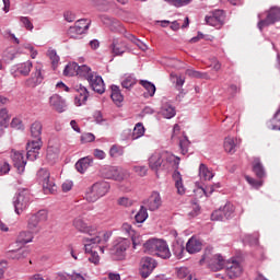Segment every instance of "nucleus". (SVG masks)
Returning a JSON list of instances; mask_svg holds the SVG:
<instances>
[{"mask_svg":"<svg viewBox=\"0 0 280 280\" xmlns=\"http://www.w3.org/2000/svg\"><path fill=\"white\" fill-rule=\"evenodd\" d=\"M49 104L55 110H57V113H65V108L67 105L65 104V100H62L60 95L54 94L52 96H50Z\"/></svg>","mask_w":280,"mask_h":280,"instance_id":"obj_27","label":"nucleus"},{"mask_svg":"<svg viewBox=\"0 0 280 280\" xmlns=\"http://www.w3.org/2000/svg\"><path fill=\"white\" fill-rule=\"evenodd\" d=\"M244 240L246 242H248L249 244H258L259 243V234H257V233L247 234V235H245Z\"/></svg>","mask_w":280,"mask_h":280,"instance_id":"obj_59","label":"nucleus"},{"mask_svg":"<svg viewBox=\"0 0 280 280\" xmlns=\"http://www.w3.org/2000/svg\"><path fill=\"white\" fill-rule=\"evenodd\" d=\"M173 178L175 180L177 194H179V196H183L185 194V186L183 185V177L180 175V172L175 171L173 174Z\"/></svg>","mask_w":280,"mask_h":280,"instance_id":"obj_38","label":"nucleus"},{"mask_svg":"<svg viewBox=\"0 0 280 280\" xmlns=\"http://www.w3.org/2000/svg\"><path fill=\"white\" fill-rule=\"evenodd\" d=\"M143 135H145V127H143V124L138 122L133 128L131 139H132V141H135L137 139H141V137H143Z\"/></svg>","mask_w":280,"mask_h":280,"instance_id":"obj_44","label":"nucleus"},{"mask_svg":"<svg viewBox=\"0 0 280 280\" xmlns=\"http://www.w3.org/2000/svg\"><path fill=\"white\" fill-rule=\"evenodd\" d=\"M199 178L201 180H211V178H213V172H211L209 167L201 163L199 165Z\"/></svg>","mask_w":280,"mask_h":280,"instance_id":"obj_41","label":"nucleus"},{"mask_svg":"<svg viewBox=\"0 0 280 280\" xmlns=\"http://www.w3.org/2000/svg\"><path fill=\"white\" fill-rule=\"evenodd\" d=\"M223 147L225 152H228L229 154H235L237 148V139L232 137L225 138Z\"/></svg>","mask_w":280,"mask_h":280,"instance_id":"obj_34","label":"nucleus"},{"mask_svg":"<svg viewBox=\"0 0 280 280\" xmlns=\"http://www.w3.org/2000/svg\"><path fill=\"white\" fill-rule=\"evenodd\" d=\"M81 141L83 143H91V142L95 141V135L84 133V135L81 136Z\"/></svg>","mask_w":280,"mask_h":280,"instance_id":"obj_62","label":"nucleus"},{"mask_svg":"<svg viewBox=\"0 0 280 280\" xmlns=\"http://www.w3.org/2000/svg\"><path fill=\"white\" fill-rule=\"evenodd\" d=\"M120 231L125 235V237H131L132 235H135L137 233V231H135V229H132V225H130L128 223H124L121 225Z\"/></svg>","mask_w":280,"mask_h":280,"instance_id":"obj_50","label":"nucleus"},{"mask_svg":"<svg viewBox=\"0 0 280 280\" xmlns=\"http://www.w3.org/2000/svg\"><path fill=\"white\" fill-rule=\"evenodd\" d=\"M47 55L51 61L52 69L54 70L58 69V65L60 62V57L58 56V52H56V50L51 49V50H48Z\"/></svg>","mask_w":280,"mask_h":280,"instance_id":"obj_49","label":"nucleus"},{"mask_svg":"<svg viewBox=\"0 0 280 280\" xmlns=\"http://www.w3.org/2000/svg\"><path fill=\"white\" fill-rule=\"evenodd\" d=\"M258 30L260 32L264 31V27H268L269 25H275L277 21L280 19V9L279 8H271L267 13L266 18L264 19V14H258Z\"/></svg>","mask_w":280,"mask_h":280,"instance_id":"obj_6","label":"nucleus"},{"mask_svg":"<svg viewBox=\"0 0 280 280\" xmlns=\"http://www.w3.org/2000/svg\"><path fill=\"white\" fill-rule=\"evenodd\" d=\"M118 205H120V207H132L133 202L130 198L121 197L118 199Z\"/></svg>","mask_w":280,"mask_h":280,"instance_id":"obj_61","label":"nucleus"},{"mask_svg":"<svg viewBox=\"0 0 280 280\" xmlns=\"http://www.w3.org/2000/svg\"><path fill=\"white\" fill-rule=\"evenodd\" d=\"M171 5H174L175 8H185V5H189L191 3V0H165Z\"/></svg>","mask_w":280,"mask_h":280,"instance_id":"obj_53","label":"nucleus"},{"mask_svg":"<svg viewBox=\"0 0 280 280\" xmlns=\"http://www.w3.org/2000/svg\"><path fill=\"white\" fill-rule=\"evenodd\" d=\"M34 233L32 231H22L19 233L16 237V244H21L22 246H25V244H30V242H33L34 240Z\"/></svg>","mask_w":280,"mask_h":280,"instance_id":"obj_30","label":"nucleus"},{"mask_svg":"<svg viewBox=\"0 0 280 280\" xmlns=\"http://www.w3.org/2000/svg\"><path fill=\"white\" fill-rule=\"evenodd\" d=\"M109 156L116 159L117 156H124V148L114 144L109 150Z\"/></svg>","mask_w":280,"mask_h":280,"instance_id":"obj_52","label":"nucleus"},{"mask_svg":"<svg viewBox=\"0 0 280 280\" xmlns=\"http://www.w3.org/2000/svg\"><path fill=\"white\" fill-rule=\"evenodd\" d=\"M206 23L207 25H211L212 27L220 30V27L224 25V11L222 10L213 11L210 15L206 16Z\"/></svg>","mask_w":280,"mask_h":280,"instance_id":"obj_14","label":"nucleus"},{"mask_svg":"<svg viewBox=\"0 0 280 280\" xmlns=\"http://www.w3.org/2000/svg\"><path fill=\"white\" fill-rule=\"evenodd\" d=\"M130 248V240L126 237H118L114 242V246L112 248V255L114 259L121 260L126 258V252Z\"/></svg>","mask_w":280,"mask_h":280,"instance_id":"obj_7","label":"nucleus"},{"mask_svg":"<svg viewBox=\"0 0 280 280\" xmlns=\"http://www.w3.org/2000/svg\"><path fill=\"white\" fill-rule=\"evenodd\" d=\"M20 22L22 23V26L25 27V30H28V32H32L34 30V24L27 16H21Z\"/></svg>","mask_w":280,"mask_h":280,"instance_id":"obj_55","label":"nucleus"},{"mask_svg":"<svg viewBox=\"0 0 280 280\" xmlns=\"http://www.w3.org/2000/svg\"><path fill=\"white\" fill-rule=\"evenodd\" d=\"M126 43L124 39H120L118 37H114L110 40L109 50L113 56H124L126 54Z\"/></svg>","mask_w":280,"mask_h":280,"instance_id":"obj_18","label":"nucleus"},{"mask_svg":"<svg viewBox=\"0 0 280 280\" xmlns=\"http://www.w3.org/2000/svg\"><path fill=\"white\" fill-rule=\"evenodd\" d=\"M33 67L34 65L32 63V61L27 60L25 62L13 66L10 72L11 75H13V78L19 77V74L24 75V78H27V75H30V73L32 72Z\"/></svg>","mask_w":280,"mask_h":280,"instance_id":"obj_13","label":"nucleus"},{"mask_svg":"<svg viewBox=\"0 0 280 280\" xmlns=\"http://www.w3.org/2000/svg\"><path fill=\"white\" fill-rule=\"evenodd\" d=\"M40 222H47V210H39L36 213L26 217V229L32 233L40 231Z\"/></svg>","mask_w":280,"mask_h":280,"instance_id":"obj_4","label":"nucleus"},{"mask_svg":"<svg viewBox=\"0 0 280 280\" xmlns=\"http://www.w3.org/2000/svg\"><path fill=\"white\" fill-rule=\"evenodd\" d=\"M211 220L215 222H223V220H226L222 212V208H219L218 210L212 212Z\"/></svg>","mask_w":280,"mask_h":280,"instance_id":"obj_54","label":"nucleus"},{"mask_svg":"<svg viewBox=\"0 0 280 280\" xmlns=\"http://www.w3.org/2000/svg\"><path fill=\"white\" fill-rule=\"evenodd\" d=\"M279 115H280V108H278V110L273 115L272 119L268 124V128H270V130H280Z\"/></svg>","mask_w":280,"mask_h":280,"instance_id":"obj_47","label":"nucleus"},{"mask_svg":"<svg viewBox=\"0 0 280 280\" xmlns=\"http://www.w3.org/2000/svg\"><path fill=\"white\" fill-rule=\"evenodd\" d=\"M172 250H173V255H175L177 259H183L184 257L183 253H185V246H183L182 243H179L178 241L174 242L172 245Z\"/></svg>","mask_w":280,"mask_h":280,"instance_id":"obj_45","label":"nucleus"},{"mask_svg":"<svg viewBox=\"0 0 280 280\" xmlns=\"http://www.w3.org/2000/svg\"><path fill=\"white\" fill-rule=\"evenodd\" d=\"M101 21L110 30V32H115L116 34H126V28L121 22L117 21L116 19L108 18V15H103Z\"/></svg>","mask_w":280,"mask_h":280,"instance_id":"obj_15","label":"nucleus"},{"mask_svg":"<svg viewBox=\"0 0 280 280\" xmlns=\"http://www.w3.org/2000/svg\"><path fill=\"white\" fill-rule=\"evenodd\" d=\"M158 246H159V240L156 238L149 240L143 244L144 253H149L150 255H155Z\"/></svg>","mask_w":280,"mask_h":280,"instance_id":"obj_40","label":"nucleus"},{"mask_svg":"<svg viewBox=\"0 0 280 280\" xmlns=\"http://www.w3.org/2000/svg\"><path fill=\"white\" fill-rule=\"evenodd\" d=\"M105 178L112 179V180H121V175H119V170L115 166H109L105 168L104 172Z\"/></svg>","mask_w":280,"mask_h":280,"instance_id":"obj_37","label":"nucleus"},{"mask_svg":"<svg viewBox=\"0 0 280 280\" xmlns=\"http://www.w3.org/2000/svg\"><path fill=\"white\" fill-rule=\"evenodd\" d=\"M74 91L79 93L74 97L75 106H82V104H86V100H89V90L84 88L82 84L75 85Z\"/></svg>","mask_w":280,"mask_h":280,"instance_id":"obj_23","label":"nucleus"},{"mask_svg":"<svg viewBox=\"0 0 280 280\" xmlns=\"http://www.w3.org/2000/svg\"><path fill=\"white\" fill-rule=\"evenodd\" d=\"M10 172V164L8 162H0V176Z\"/></svg>","mask_w":280,"mask_h":280,"instance_id":"obj_64","label":"nucleus"},{"mask_svg":"<svg viewBox=\"0 0 280 280\" xmlns=\"http://www.w3.org/2000/svg\"><path fill=\"white\" fill-rule=\"evenodd\" d=\"M163 201L161 200V194H159V191H153L150 197L143 201V205H145L149 211H158Z\"/></svg>","mask_w":280,"mask_h":280,"instance_id":"obj_19","label":"nucleus"},{"mask_svg":"<svg viewBox=\"0 0 280 280\" xmlns=\"http://www.w3.org/2000/svg\"><path fill=\"white\" fill-rule=\"evenodd\" d=\"M163 156L164 162L166 165H168V170L170 167H175V170H178V165H180V158L170 153H163Z\"/></svg>","mask_w":280,"mask_h":280,"instance_id":"obj_33","label":"nucleus"},{"mask_svg":"<svg viewBox=\"0 0 280 280\" xmlns=\"http://www.w3.org/2000/svg\"><path fill=\"white\" fill-rule=\"evenodd\" d=\"M252 167L254 174H256L257 178H266V168L264 167V164L261 163V159L254 158L252 162Z\"/></svg>","mask_w":280,"mask_h":280,"instance_id":"obj_28","label":"nucleus"},{"mask_svg":"<svg viewBox=\"0 0 280 280\" xmlns=\"http://www.w3.org/2000/svg\"><path fill=\"white\" fill-rule=\"evenodd\" d=\"M94 74L95 72H93V70H91V68L86 65L78 66L77 68V75H79V78H83L84 80L89 81Z\"/></svg>","mask_w":280,"mask_h":280,"instance_id":"obj_31","label":"nucleus"},{"mask_svg":"<svg viewBox=\"0 0 280 280\" xmlns=\"http://www.w3.org/2000/svg\"><path fill=\"white\" fill-rule=\"evenodd\" d=\"M40 148H43L42 139H37L28 142L26 147V150H27L26 159H28V161H36V159H38Z\"/></svg>","mask_w":280,"mask_h":280,"instance_id":"obj_17","label":"nucleus"},{"mask_svg":"<svg viewBox=\"0 0 280 280\" xmlns=\"http://www.w3.org/2000/svg\"><path fill=\"white\" fill-rule=\"evenodd\" d=\"M30 255V252L25 248H20V249H13L8 252V257L9 259H25Z\"/></svg>","mask_w":280,"mask_h":280,"instance_id":"obj_36","label":"nucleus"},{"mask_svg":"<svg viewBox=\"0 0 280 280\" xmlns=\"http://www.w3.org/2000/svg\"><path fill=\"white\" fill-rule=\"evenodd\" d=\"M200 266L207 264L208 268H210L213 272H218L222 270L226 265L224 257L220 254H212L211 249H206L205 254L202 255L201 259L199 260Z\"/></svg>","mask_w":280,"mask_h":280,"instance_id":"obj_2","label":"nucleus"},{"mask_svg":"<svg viewBox=\"0 0 280 280\" xmlns=\"http://www.w3.org/2000/svg\"><path fill=\"white\" fill-rule=\"evenodd\" d=\"M224 268H225L226 275H228V277H230V279H237V277L242 276V272L244 270L242 268V265L237 260H228L225 262Z\"/></svg>","mask_w":280,"mask_h":280,"instance_id":"obj_16","label":"nucleus"},{"mask_svg":"<svg viewBox=\"0 0 280 280\" xmlns=\"http://www.w3.org/2000/svg\"><path fill=\"white\" fill-rule=\"evenodd\" d=\"M136 84L137 79H135L132 75H128L121 81L122 89H132V86Z\"/></svg>","mask_w":280,"mask_h":280,"instance_id":"obj_51","label":"nucleus"},{"mask_svg":"<svg viewBox=\"0 0 280 280\" xmlns=\"http://www.w3.org/2000/svg\"><path fill=\"white\" fill-rule=\"evenodd\" d=\"M247 183H249V185H252V187H255V189H259V187H261V185H264L262 180H257L255 178H252L250 176H245Z\"/></svg>","mask_w":280,"mask_h":280,"instance_id":"obj_60","label":"nucleus"},{"mask_svg":"<svg viewBox=\"0 0 280 280\" xmlns=\"http://www.w3.org/2000/svg\"><path fill=\"white\" fill-rule=\"evenodd\" d=\"M149 167L153 172H159V170H170V165L165 163L163 153H153L149 159Z\"/></svg>","mask_w":280,"mask_h":280,"instance_id":"obj_11","label":"nucleus"},{"mask_svg":"<svg viewBox=\"0 0 280 280\" xmlns=\"http://www.w3.org/2000/svg\"><path fill=\"white\" fill-rule=\"evenodd\" d=\"M130 238L133 248H137V246H141L143 244V238L141 237V234H139L138 232L133 233V235Z\"/></svg>","mask_w":280,"mask_h":280,"instance_id":"obj_56","label":"nucleus"},{"mask_svg":"<svg viewBox=\"0 0 280 280\" xmlns=\"http://www.w3.org/2000/svg\"><path fill=\"white\" fill-rule=\"evenodd\" d=\"M30 200H32L30 190L25 188L20 189L18 196L13 199V207L18 215H21L30 207Z\"/></svg>","mask_w":280,"mask_h":280,"instance_id":"obj_5","label":"nucleus"},{"mask_svg":"<svg viewBox=\"0 0 280 280\" xmlns=\"http://www.w3.org/2000/svg\"><path fill=\"white\" fill-rule=\"evenodd\" d=\"M133 172L138 174V176H145L148 174V167L147 166H133Z\"/></svg>","mask_w":280,"mask_h":280,"instance_id":"obj_63","label":"nucleus"},{"mask_svg":"<svg viewBox=\"0 0 280 280\" xmlns=\"http://www.w3.org/2000/svg\"><path fill=\"white\" fill-rule=\"evenodd\" d=\"M63 75H67V77L78 75V63L77 62L68 63L63 70Z\"/></svg>","mask_w":280,"mask_h":280,"instance_id":"obj_48","label":"nucleus"},{"mask_svg":"<svg viewBox=\"0 0 280 280\" xmlns=\"http://www.w3.org/2000/svg\"><path fill=\"white\" fill-rule=\"evenodd\" d=\"M8 121H10V116L8 115V109H0V124L8 126Z\"/></svg>","mask_w":280,"mask_h":280,"instance_id":"obj_58","label":"nucleus"},{"mask_svg":"<svg viewBox=\"0 0 280 280\" xmlns=\"http://www.w3.org/2000/svg\"><path fill=\"white\" fill-rule=\"evenodd\" d=\"M92 165H93V158H91V156H85V158L80 159V160L75 163V170H77L80 174H84V172H86Z\"/></svg>","mask_w":280,"mask_h":280,"instance_id":"obj_29","label":"nucleus"},{"mask_svg":"<svg viewBox=\"0 0 280 280\" xmlns=\"http://www.w3.org/2000/svg\"><path fill=\"white\" fill-rule=\"evenodd\" d=\"M31 135L34 137L36 140L40 139V135H43V122L40 121H34L31 125Z\"/></svg>","mask_w":280,"mask_h":280,"instance_id":"obj_42","label":"nucleus"},{"mask_svg":"<svg viewBox=\"0 0 280 280\" xmlns=\"http://www.w3.org/2000/svg\"><path fill=\"white\" fill-rule=\"evenodd\" d=\"M189 139H187V137H184L180 141H179V147L182 150V154H187V152L189 151Z\"/></svg>","mask_w":280,"mask_h":280,"instance_id":"obj_57","label":"nucleus"},{"mask_svg":"<svg viewBox=\"0 0 280 280\" xmlns=\"http://www.w3.org/2000/svg\"><path fill=\"white\" fill-rule=\"evenodd\" d=\"M73 226L77 229V231H80V233H85L86 235H90L91 237H93V235H95V237H96L97 234L100 233L95 230V228L86 225L84 220H82L80 218L74 219Z\"/></svg>","mask_w":280,"mask_h":280,"instance_id":"obj_20","label":"nucleus"},{"mask_svg":"<svg viewBox=\"0 0 280 280\" xmlns=\"http://www.w3.org/2000/svg\"><path fill=\"white\" fill-rule=\"evenodd\" d=\"M91 27V21L86 19L78 20L73 26H70L68 30V34L71 38H78L82 36V34H86L89 28Z\"/></svg>","mask_w":280,"mask_h":280,"instance_id":"obj_8","label":"nucleus"},{"mask_svg":"<svg viewBox=\"0 0 280 280\" xmlns=\"http://www.w3.org/2000/svg\"><path fill=\"white\" fill-rule=\"evenodd\" d=\"M140 84L147 91V93H144V97H154V93H156V85H154V83L148 80H141Z\"/></svg>","mask_w":280,"mask_h":280,"instance_id":"obj_35","label":"nucleus"},{"mask_svg":"<svg viewBox=\"0 0 280 280\" xmlns=\"http://www.w3.org/2000/svg\"><path fill=\"white\" fill-rule=\"evenodd\" d=\"M88 82L91 89L95 93H98L100 95H102V93L106 91V88L104 85V79H102V77L100 75H96V74L92 75V78H90Z\"/></svg>","mask_w":280,"mask_h":280,"instance_id":"obj_22","label":"nucleus"},{"mask_svg":"<svg viewBox=\"0 0 280 280\" xmlns=\"http://www.w3.org/2000/svg\"><path fill=\"white\" fill-rule=\"evenodd\" d=\"M221 211L223 213V218H225V220H230V218H233V214L235 213V206H233L231 202H228L223 208H221Z\"/></svg>","mask_w":280,"mask_h":280,"instance_id":"obj_46","label":"nucleus"},{"mask_svg":"<svg viewBox=\"0 0 280 280\" xmlns=\"http://www.w3.org/2000/svg\"><path fill=\"white\" fill-rule=\"evenodd\" d=\"M186 250L190 255H194L196 253H200L202 250V243L197 237L192 236L188 240L186 243Z\"/></svg>","mask_w":280,"mask_h":280,"instance_id":"obj_25","label":"nucleus"},{"mask_svg":"<svg viewBox=\"0 0 280 280\" xmlns=\"http://www.w3.org/2000/svg\"><path fill=\"white\" fill-rule=\"evenodd\" d=\"M140 277L148 279L152 275L154 268H156V260L152 257H143L141 259Z\"/></svg>","mask_w":280,"mask_h":280,"instance_id":"obj_12","label":"nucleus"},{"mask_svg":"<svg viewBox=\"0 0 280 280\" xmlns=\"http://www.w3.org/2000/svg\"><path fill=\"white\" fill-rule=\"evenodd\" d=\"M37 177L40 180L45 191H49V194L55 192L56 184L54 183V180L49 179L50 174H49V171L47 168H40L37 172Z\"/></svg>","mask_w":280,"mask_h":280,"instance_id":"obj_10","label":"nucleus"},{"mask_svg":"<svg viewBox=\"0 0 280 280\" xmlns=\"http://www.w3.org/2000/svg\"><path fill=\"white\" fill-rule=\"evenodd\" d=\"M11 159L13 161L14 167H16V170L20 174L25 172V165L27 164V162L25 161V158L23 156V152L12 151Z\"/></svg>","mask_w":280,"mask_h":280,"instance_id":"obj_21","label":"nucleus"},{"mask_svg":"<svg viewBox=\"0 0 280 280\" xmlns=\"http://www.w3.org/2000/svg\"><path fill=\"white\" fill-rule=\"evenodd\" d=\"M34 72H32L31 78L26 79L24 84L28 89H36L38 84H43V80L45 78L43 77V63H36L34 67Z\"/></svg>","mask_w":280,"mask_h":280,"instance_id":"obj_9","label":"nucleus"},{"mask_svg":"<svg viewBox=\"0 0 280 280\" xmlns=\"http://www.w3.org/2000/svg\"><path fill=\"white\" fill-rule=\"evenodd\" d=\"M110 97L113 102L116 104V106H119L121 102H124V95L121 94V90H119V86L112 85V94Z\"/></svg>","mask_w":280,"mask_h":280,"instance_id":"obj_39","label":"nucleus"},{"mask_svg":"<svg viewBox=\"0 0 280 280\" xmlns=\"http://www.w3.org/2000/svg\"><path fill=\"white\" fill-rule=\"evenodd\" d=\"M60 155V144L51 145L49 144L47 152H46V160L50 165H54L56 161H58V156Z\"/></svg>","mask_w":280,"mask_h":280,"instance_id":"obj_26","label":"nucleus"},{"mask_svg":"<svg viewBox=\"0 0 280 280\" xmlns=\"http://www.w3.org/2000/svg\"><path fill=\"white\" fill-rule=\"evenodd\" d=\"M154 255L161 257L162 259H170V257H172V252H170V246L167 245V242L159 240L158 248H155Z\"/></svg>","mask_w":280,"mask_h":280,"instance_id":"obj_24","label":"nucleus"},{"mask_svg":"<svg viewBox=\"0 0 280 280\" xmlns=\"http://www.w3.org/2000/svg\"><path fill=\"white\" fill-rule=\"evenodd\" d=\"M110 189V184L108 182H97L86 192L85 198L88 202H97L100 198H104Z\"/></svg>","mask_w":280,"mask_h":280,"instance_id":"obj_3","label":"nucleus"},{"mask_svg":"<svg viewBox=\"0 0 280 280\" xmlns=\"http://www.w3.org/2000/svg\"><path fill=\"white\" fill-rule=\"evenodd\" d=\"M135 220L138 224H143L148 220V208L141 206L139 211L135 215Z\"/></svg>","mask_w":280,"mask_h":280,"instance_id":"obj_43","label":"nucleus"},{"mask_svg":"<svg viewBox=\"0 0 280 280\" xmlns=\"http://www.w3.org/2000/svg\"><path fill=\"white\" fill-rule=\"evenodd\" d=\"M112 235L113 233L110 232H98L96 236L83 240L85 253H91V256L89 257L91 264H94L95 266L100 264V255L97 252H93V247L96 246V244H106Z\"/></svg>","mask_w":280,"mask_h":280,"instance_id":"obj_1","label":"nucleus"},{"mask_svg":"<svg viewBox=\"0 0 280 280\" xmlns=\"http://www.w3.org/2000/svg\"><path fill=\"white\" fill-rule=\"evenodd\" d=\"M160 115H162L164 119H172L173 117H176V109L174 108V106H172V104L166 103L162 105Z\"/></svg>","mask_w":280,"mask_h":280,"instance_id":"obj_32","label":"nucleus"}]
</instances>
